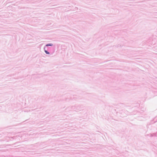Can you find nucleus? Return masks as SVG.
Listing matches in <instances>:
<instances>
[{"mask_svg": "<svg viewBox=\"0 0 157 157\" xmlns=\"http://www.w3.org/2000/svg\"><path fill=\"white\" fill-rule=\"evenodd\" d=\"M45 52H46V53L47 54H49V52H48L47 51L45 50Z\"/></svg>", "mask_w": 157, "mask_h": 157, "instance_id": "2", "label": "nucleus"}, {"mask_svg": "<svg viewBox=\"0 0 157 157\" xmlns=\"http://www.w3.org/2000/svg\"><path fill=\"white\" fill-rule=\"evenodd\" d=\"M52 44H47V45H46V46H52Z\"/></svg>", "mask_w": 157, "mask_h": 157, "instance_id": "1", "label": "nucleus"}]
</instances>
